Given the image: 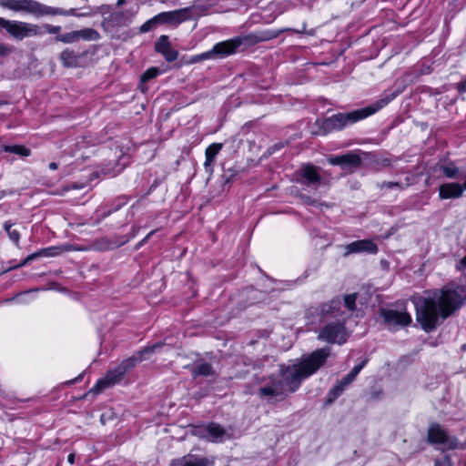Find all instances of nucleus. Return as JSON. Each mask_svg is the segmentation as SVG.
Instances as JSON below:
<instances>
[{"instance_id": "f257e3e1", "label": "nucleus", "mask_w": 466, "mask_h": 466, "mask_svg": "<svg viewBox=\"0 0 466 466\" xmlns=\"http://www.w3.org/2000/svg\"><path fill=\"white\" fill-rule=\"evenodd\" d=\"M329 355L330 349L326 347L303 356L293 365L281 366L278 372L268 377V383L258 389L259 396L267 399H285L299 389L304 379L317 372Z\"/></svg>"}, {"instance_id": "f03ea898", "label": "nucleus", "mask_w": 466, "mask_h": 466, "mask_svg": "<svg viewBox=\"0 0 466 466\" xmlns=\"http://www.w3.org/2000/svg\"><path fill=\"white\" fill-rule=\"evenodd\" d=\"M416 318L425 331L436 329L439 317L447 319L463 303L461 295L455 289H439L428 292L427 297L414 298Z\"/></svg>"}, {"instance_id": "7ed1b4c3", "label": "nucleus", "mask_w": 466, "mask_h": 466, "mask_svg": "<svg viewBox=\"0 0 466 466\" xmlns=\"http://www.w3.org/2000/svg\"><path fill=\"white\" fill-rule=\"evenodd\" d=\"M394 97L395 94L387 95L367 107L346 114L339 113L325 119H318L314 124L315 129L312 130V134L316 136L327 135L335 130H340L349 124H353L375 114L386 106Z\"/></svg>"}, {"instance_id": "20e7f679", "label": "nucleus", "mask_w": 466, "mask_h": 466, "mask_svg": "<svg viewBox=\"0 0 466 466\" xmlns=\"http://www.w3.org/2000/svg\"><path fill=\"white\" fill-rule=\"evenodd\" d=\"M320 315L322 318H335V322L325 324L319 331L318 339L328 343L343 344L346 342L348 335L345 326L341 320H344L343 311L341 310L340 300H331L320 306Z\"/></svg>"}, {"instance_id": "39448f33", "label": "nucleus", "mask_w": 466, "mask_h": 466, "mask_svg": "<svg viewBox=\"0 0 466 466\" xmlns=\"http://www.w3.org/2000/svg\"><path fill=\"white\" fill-rule=\"evenodd\" d=\"M163 347L164 344L162 342H157L156 344L147 346L143 350H139L138 357L133 356L124 360L114 370H108L103 378L99 379L89 392L97 394L102 392L104 390L119 383L124 375L133 369L137 362L146 360L148 354H152Z\"/></svg>"}, {"instance_id": "423d86ee", "label": "nucleus", "mask_w": 466, "mask_h": 466, "mask_svg": "<svg viewBox=\"0 0 466 466\" xmlns=\"http://www.w3.org/2000/svg\"><path fill=\"white\" fill-rule=\"evenodd\" d=\"M1 5L13 11H25L38 15H76L74 9L64 11L32 0H1Z\"/></svg>"}, {"instance_id": "0eeeda50", "label": "nucleus", "mask_w": 466, "mask_h": 466, "mask_svg": "<svg viewBox=\"0 0 466 466\" xmlns=\"http://www.w3.org/2000/svg\"><path fill=\"white\" fill-rule=\"evenodd\" d=\"M0 28L5 29L12 37L17 40L40 34L39 27L36 25L5 18H0Z\"/></svg>"}, {"instance_id": "6e6552de", "label": "nucleus", "mask_w": 466, "mask_h": 466, "mask_svg": "<svg viewBox=\"0 0 466 466\" xmlns=\"http://www.w3.org/2000/svg\"><path fill=\"white\" fill-rule=\"evenodd\" d=\"M193 434L211 442H221L232 438L231 432L215 422L194 427Z\"/></svg>"}, {"instance_id": "1a4fd4ad", "label": "nucleus", "mask_w": 466, "mask_h": 466, "mask_svg": "<svg viewBox=\"0 0 466 466\" xmlns=\"http://www.w3.org/2000/svg\"><path fill=\"white\" fill-rule=\"evenodd\" d=\"M428 441L433 444H441L446 450L463 448L455 436H450L439 424L432 423L428 429Z\"/></svg>"}, {"instance_id": "9d476101", "label": "nucleus", "mask_w": 466, "mask_h": 466, "mask_svg": "<svg viewBox=\"0 0 466 466\" xmlns=\"http://www.w3.org/2000/svg\"><path fill=\"white\" fill-rule=\"evenodd\" d=\"M99 38V34L93 28H85L77 31L58 35L56 41L71 44L77 42L79 39L96 41Z\"/></svg>"}, {"instance_id": "9b49d317", "label": "nucleus", "mask_w": 466, "mask_h": 466, "mask_svg": "<svg viewBox=\"0 0 466 466\" xmlns=\"http://www.w3.org/2000/svg\"><path fill=\"white\" fill-rule=\"evenodd\" d=\"M243 39L237 37L216 44L211 50V58H222L234 54L242 44Z\"/></svg>"}, {"instance_id": "f8f14e48", "label": "nucleus", "mask_w": 466, "mask_h": 466, "mask_svg": "<svg viewBox=\"0 0 466 466\" xmlns=\"http://www.w3.org/2000/svg\"><path fill=\"white\" fill-rule=\"evenodd\" d=\"M380 313L384 319L385 323L390 327H406L411 322V317L406 311L381 309Z\"/></svg>"}, {"instance_id": "ddd939ff", "label": "nucleus", "mask_w": 466, "mask_h": 466, "mask_svg": "<svg viewBox=\"0 0 466 466\" xmlns=\"http://www.w3.org/2000/svg\"><path fill=\"white\" fill-rule=\"evenodd\" d=\"M111 5H103L100 7V12L102 15H106V13H110L107 20L113 23L116 25H128L133 17L135 16V12L131 9H127L125 11H112Z\"/></svg>"}, {"instance_id": "4468645a", "label": "nucleus", "mask_w": 466, "mask_h": 466, "mask_svg": "<svg viewBox=\"0 0 466 466\" xmlns=\"http://www.w3.org/2000/svg\"><path fill=\"white\" fill-rule=\"evenodd\" d=\"M344 256L351 253L367 252L370 254H376L378 252V246L370 239H361L351 242L345 247Z\"/></svg>"}, {"instance_id": "2eb2a0df", "label": "nucleus", "mask_w": 466, "mask_h": 466, "mask_svg": "<svg viewBox=\"0 0 466 466\" xmlns=\"http://www.w3.org/2000/svg\"><path fill=\"white\" fill-rule=\"evenodd\" d=\"M211 464L208 458L189 453L171 461L169 466H211Z\"/></svg>"}, {"instance_id": "dca6fc26", "label": "nucleus", "mask_w": 466, "mask_h": 466, "mask_svg": "<svg viewBox=\"0 0 466 466\" xmlns=\"http://www.w3.org/2000/svg\"><path fill=\"white\" fill-rule=\"evenodd\" d=\"M189 9L182 8L170 12H164L156 15L157 23H175L179 24L189 17Z\"/></svg>"}, {"instance_id": "f3484780", "label": "nucleus", "mask_w": 466, "mask_h": 466, "mask_svg": "<svg viewBox=\"0 0 466 466\" xmlns=\"http://www.w3.org/2000/svg\"><path fill=\"white\" fill-rule=\"evenodd\" d=\"M329 163L333 166L359 167L361 166V157L357 152L352 151L344 155L329 157Z\"/></svg>"}, {"instance_id": "a211bd4d", "label": "nucleus", "mask_w": 466, "mask_h": 466, "mask_svg": "<svg viewBox=\"0 0 466 466\" xmlns=\"http://www.w3.org/2000/svg\"><path fill=\"white\" fill-rule=\"evenodd\" d=\"M155 49L163 55L167 62H173L177 58L178 53L171 47L167 35H163L158 38Z\"/></svg>"}, {"instance_id": "6ab92c4d", "label": "nucleus", "mask_w": 466, "mask_h": 466, "mask_svg": "<svg viewBox=\"0 0 466 466\" xmlns=\"http://www.w3.org/2000/svg\"><path fill=\"white\" fill-rule=\"evenodd\" d=\"M463 187L458 183H446L440 186L439 194L442 199L457 198L462 195Z\"/></svg>"}, {"instance_id": "aec40b11", "label": "nucleus", "mask_w": 466, "mask_h": 466, "mask_svg": "<svg viewBox=\"0 0 466 466\" xmlns=\"http://www.w3.org/2000/svg\"><path fill=\"white\" fill-rule=\"evenodd\" d=\"M291 30L290 28H282L279 31H265L259 35H249L245 37V40L250 44H257L259 42H265L278 37L281 33Z\"/></svg>"}, {"instance_id": "412c9836", "label": "nucleus", "mask_w": 466, "mask_h": 466, "mask_svg": "<svg viewBox=\"0 0 466 466\" xmlns=\"http://www.w3.org/2000/svg\"><path fill=\"white\" fill-rule=\"evenodd\" d=\"M221 148H222V144L214 143V144H211L206 149V152H205L206 160L204 163V167H205L206 171L208 172L209 174H211L213 172L212 165H213L214 159Z\"/></svg>"}, {"instance_id": "4be33fe9", "label": "nucleus", "mask_w": 466, "mask_h": 466, "mask_svg": "<svg viewBox=\"0 0 466 466\" xmlns=\"http://www.w3.org/2000/svg\"><path fill=\"white\" fill-rule=\"evenodd\" d=\"M59 58L66 67H76L79 65V56L71 49L61 52Z\"/></svg>"}, {"instance_id": "5701e85b", "label": "nucleus", "mask_w": 466, "mask_h": 466, "mask_svg": "<svg viewBox=\"0 0 466 466\" xmlns=\"http://www.w3.org/2000/svg\"><path fill=\"white\" fill-rule=\"evenodd\" d=\"M192 376L194 378L198 376H211L215 374V370L210 363L198 362L193 365L191 368Z\"/></svg>"}, {"instance_id": "b1692460", "label": "nucleus", "mask_w": 466, "mask_h": 466, "mask_svg": "<svg viewBox=\"0 0 466 466\" xmlns=\"http://www.w3.org/2000/svg\"><path fill=\"white\" fill-rule=\"evenodd\" d=\"M301 172L302 177L307 179V184H315L320 181V176L318 173L317 167L312 165H305Z\"/></svg>"}, {"instance_id": "393cba45", "label": "nucleus", "mask_w": 466, "mask_h": 466, "mask_svg": "<svg viewBox=\"0 0 466 466\" xmlns=\"http://www.w3.org/2000/svg\"><path fill=\"white\" fill-rule=\"evenodd\" d=\"M2 149L5 152L13 153L22 157H27L30 155V150L25 147L20 145H5L2 146Z\"/></svg>"}, {"instance_id": "a878e982", "label": "nucleus", "mask_w": 466, "mask_h": 466, "mask_svg": "<svg viewBox=\"0 0 466 466\" xmlns=\"http://www.w3.org/2000/svg\"><path fill=\"white\" fill-rule=\"evenodd\" d=\"M159 74V70L157 67H151L147 69L145 73L142 74L140 80H141V90L143 92L147 91V87L144 86V83L155 78Z\"/></svg>"}, {"instance_id": "bb28decb", "label": "nucleus", "mask_w": 466, "mask_h": 466, "mask_svg": "<svg viewBox=\"0 0 466 466\" xmlns=\"http://www.w3.org/2000/svg\"><path fill=\"white\" fill-rule=\"evenodd\" d=\"M4 228L6 231L9 238L15 244L18 245L20 239V233L18 230L13 228V224L6 221L4 223Z\"/></svg>"}, {"instance_id": "cd10ccee", "label": "nucleus", "mask_w": 466, "mask_h": 466, "mask_svg": "<svg viewBox=\"0 0 466 466\" xmlns=\"http://www.w3.org/2000/svg\"><path fill=\"white\" fill-rule=\"evenodd\" d=\"M112 248V243L106 238L95 240L90 246V249L104 251Z\"/></svg>"}, {"instance_id": "c85d7f7f", "label": "nucleus", "mask_w": 466, "mask_h": 466, "mask_svg": "<svg viewBox=\"0 0 466 466\" xmlns=\"http://www.w3.org/2000/svg\"><path fill=\"white\" fill-rule=\"evenodd\" d=\"M356 293L348 294L344 297V304L341 303V307L344 306L349 311L352 312L356 309Z\"/></svg>"}, {"instance_id": "c756f323", "label": "nucleus", "mask_w": 466, "mask_h": 466, "mask_svg": "<svg viewBox=\"0 0 466 466\" xmlns=\"http://www.w3.org/2000/svg\"><path fill=\"white\" fill-rule=\"evenodd\" d=\"M344 388L338 382L328 393L329 403H332L341 393L344 391Z\"/></svg>"}, {"instance_id": "7c9ffc66", "label": "nucleus", "mask_w": 466, "mask_h": 466, "mask_svg": "<svg viewBox=\"0 0 466 466\" xmlns=\"http://www.w3.org/2000/svg\"><path fill=\"white\" fill-rule=\"evenodd\" d=\"M40 251V255L44 257H55L60 255V250L57 247H50L43 248Z\"/></svg>"}, {"instance_id": "2f4dec72", "label": "nucleus", "mask_w": 466, "mask_h": 466, "mask_svg": "<svg viewBox=\"0 0 466 466\" xmlns=\"http://www.w3.org/2000/svg\"><path fill=\"white\" fill-rule=\"evenodd\" d=\"M442 171L443 174L449 178H455L459 174L458 168L451 166L443 167Z\"/></svg>"}, {"instance_id": "473e14b6", "label": "nucleus", "mask_w": 466, "mask_h": 466, "mask_svg": "<svg viewBox=\"0 0 466 466\" xmlns=\"http://www.w3.org/2000/svg\"><path fill=\"white\" fill-rule=\"evenodd\" d=\"M367 361H368L367 360H363L361 361V363L356 365L348 375L354 380L356 379L357 375L360 373V371L366 365Z\"/></svg>"}, {"instance_id": "72a5a7b5", "label": "nucleus", "mask_w": 466, "mask_h": 466, "mask_svg": "<svg viewBox=\"0 0 466 466\" xmlns=\"http://www.w3.org/2000/svg\"><path fill=\"white\" fill-rule=\"evenodd\" d=\"M157 23V20L156 19V16H155L152 19L147 21L145 24H143L140 26V32L146 33V32L150 31L153 28L154 25Z\"/></svg>"}, {"instance_id": "f704fd0d", "label": "nucleus", "mask_w": 466, "mask_h": 466, "mask_svg": "<svg viewBox=\"0 0 466 466\" xmlns=\"http://www.w3.org/2000/svg\"><path fill=\"white\" fill-rule=\"evenodd\" d=\"M378 187L380 188V189H384V188H392V187H398L400 189H402V186L400 183L399 182H381L380 184L378 185Z\"/></svg>"}, {"instance_id": "c9c22d12", "label": "nucleus", "mask_w": 466, "mask_h": 466, "mask_svg": "<svg viewBox=\"0 0 466 466\" xmlns=\"http://www.w3.org/2000/svg\"><path fill=\"white\" fill-rule=\"evenodd\" d=\"M206 59H212L211 54L209 51L204 52L202 54L197 55L191 58L192 63L200 62Z\"/></svg>"}, {"instance_id": "e433bc0d", "label": "nucleus", "mask_w": 466, "mask_h": 466, "mask_svg": "<svg viewBox=\"0 0 466 466\" xmlns=\"http://www.w3.org/2000/svg\"><path fill=\"white\" fill-rule=\"evenodd\" d=\"M13 52V48L3 43H0V56H7Z\"/></svg>"}, {"instance_id": "4c0bfd02", "label": "nucleus", "mask_w": 466, "mask_h": 466, "mask_svg": "<svg viewBox=\"0 0 466 466\" xmlns=\"http://www.w3.org/2000/svg\"><path fill=\"white\" fill-rule=\"evenodd\" d=\"M290 29L291 30H288L287 32L290 31V32H293V33H296V34H307L309 35H313L314 33H315V31L313 29H311L309 31H307L305 24H303L301 29H293V28H290Z\"/></svg>"}, {"instance_id": "58836bf2", "label": "nucleus", "mask_w": 466, "mask_h": 466, "mask_svg": "<svg viewBox=\"0 0 466 466\" xmlns=\"http://www.w3.org/2000/svg\"><path fill=\"white\" fill-rule=\"evenodd\" d=\"M40 256H41L40 255V251L33 253V254L29 255L27 258H25L20 264H18L17 266L13 267L12 268L22 267V266L25 265L28 261L32 260L33 258H35L40 257Z\"/></svg>"}, {"instance_id": "ea45409f", "label": "nucleus", "mask_w": 466, "mask_h": 466, "mask_svg": "<svg viewBox=\"0 0 466 466\" xmlns=\"http://www.w3.org/2000/svg\"><path fill=\"white\" fill-rule=\"evenodd\" d=\"M352 381L353 380L347 374L339 381V383L342 386V388L346 389Z\"/></svg>"}, {"instance_id": "a19ab883", "label": "nucleus", "mask_w": 466, "mask_h": 466, "mask_svg": "<svg viewBox=\"0 0 466 466\" xmlns=\"http://www.w3.org/2000/svg\"><path fill=\"white\" fill-rule=\"evenodd\" d=\"M46 31L49 33V34H58L61 30V27L58 26V25H46Z\"/></svg>"}, {"instance_id": "79ce46f5", "label": "nucleus", "mask_w": 466, "mask_h": 466, "mask_svg": "<svg viewBox=\"0 0 466 466\" xmlns=\"http://www.w3.org/2000/svg\"><path fill=\"white\" fill-rule=\"evenodd\" d=\"M456 268L460 271H462L466 269V255L459 260V262L456 265Z\"/></svg>"}, {"instance_id": "37998d69", "label": "nucleus", "mask_w": 466, "mask_h": 466, "mask_svg": "<svg viewBox=\"0 0 466 466\" xmlns=\"http://www.w3.org/2000/svg\"><path fill=\"white\" fill-rule=\"evenodd\" d=\"M57 248L60 250V254L66 251H71L74 250V246L70 244L63 245V246H57Z\"/></svg>"}, {"instance_id": "c03bdc74", "label": "nucleus", "mask_w": 466, "mask_h": 466, "mask_svg": "<svg viewBox=\"0 0 466 466\" xmlns=\"http://www.w3.org/2000/svg\"><path fill=\"white\" fill-rule=\"evenodd\" d=\"M301 199L303 200V202L305 204H308V205H315L317 203V201L315 199H313L308 196H302Z\"/></svg>"}, {"instance_id": "a18cd8bd", "label": "nucleus", "mask_w": 466, "mask_h": 466, "mask_svg": "<svg viewBox=\"0 0 466 466\" xmlns=\"http://www.w3.org/2000/svg\"><path fill=\"white\" fill-rule=\"evenodd\" d=\"M382 395V390H374L371 392V399L372 400H378L380 398V396Z\"/></svg>"}, {"instance_id": "49530a36", "label": "nucleus", "mask_w": 466, "mask_h": 466, "mask_svg": "<svg viewBox=\"0 0 466 466\" xmlns=\"http://www.w3.org/2000/svg\"><path fill=\"white\" fill-rule=\"evenodd\" d=\"M458 90L460 92H466V78L458 84Z\"/></svg>"}, {"instance_id": "de8ad7c7", "label": "nucleus", "mask_w": 466, "mask_h": 466, "mask_svg": "<svg viewBox=\"0 0 466 466\" xmlns=\"http://www.w3.org/2000/svg\"><path fill=\"white\" fill-rule=\"evenodd\" d=\"M74 250H76V251L90 250V246L89 247H77V246H74Z\"/></svg>"}, {"instance_id": "09e8293b", "label": "nucleus", "mask_w": 466, "mask_h": 466, "mask_svg": "<svg viewBox=\"0 0 466 466\" xmlns=\"http://www.w3.org/2000/svg\"><path fill=\"white\" fill-rule=\"evenodd\" d=\"M155 233V230L150 231L146 238L141 241L140 245L144 244L153 234Z\"/></svg>"}, {"instance_id": "8fccbe9b", "label": "nucleus", "mask_w": 466, "mask_h": 466, "mask_svg": "<svg viewBox=\"0 0 466 466\" xmlns=\"http://www.w3.org/2000/svg\"><path fill=\"white\" fill-rule=\"evenodd\" d=\"M67 461H68V462H69L70 464H73V463H74V461H75V454H74V453H70V454L68 455Z\"/></svg>"}, {"instance_id": "3c124183", "label": "nucleus", "mask_w": 466, "mask_h": 466, "mask_svg": "<svg viewBox=\"0 0 466 466\" xmlns=\"http://www.w3.org/2000/svg\"><path fill=\"white\" fill-rule=\"evenodd\" d=\"M57 167H58V165L56 162H51L49 164V168L52 169V170H56V169H57Z\"/></svg>"}, {"instance_id": "603ef678", "label": "nucleus", "mask_w": 466, "mask_h": 466, "mask_svg": "<svg viewBox=\"0 0 466 466\" xmlns=\"http://www.w3.org/2000/svg\"><path fill=\"white\" fill-rule=\"evenodd\" d=\"M125 3H126V0H117L116 5L120 6V5H124Z\"/></svg>"}, {"instance_id": "864d4df0", "label": "nucleus", "mask_w": 466, "mask_h": 466, "mask_svg": "<svg viewBox=\"0 0 466 466\" xmlns=\"http://www.w3.org/2000/svg\"><path fill=\"white\" fill-rule=\"evenodd\" d=\"M383 165L384 166H390V161L388 159H384L383 160Z\"/></svg>"}, {"instance_id": "5fc2aeb1", "label": "nucleus", "mask_w": 466, "mask_h": 466, "mask_svg": "<svg viewBox=\"0 0 466 466\" xmlns=\"http://www.w3.org/2000/svg\"><path fill=\"white\" fill-rule=\"evenodd\" d=\"M463 187V189H464V188L466 189V180H465V183H464V185H463V187Z\"/></svg>"}]
</instances>
